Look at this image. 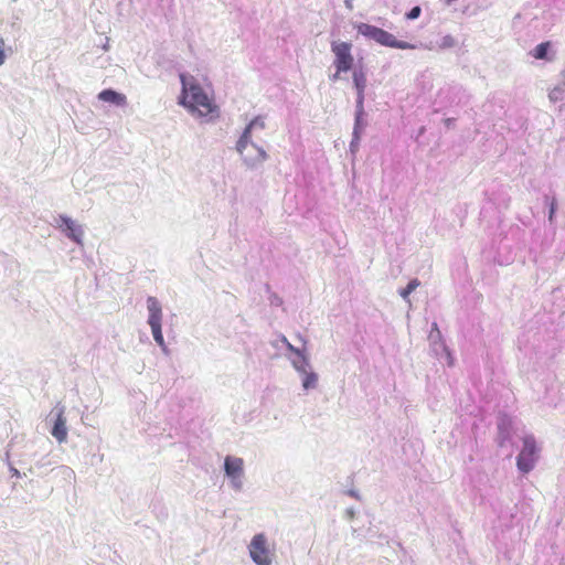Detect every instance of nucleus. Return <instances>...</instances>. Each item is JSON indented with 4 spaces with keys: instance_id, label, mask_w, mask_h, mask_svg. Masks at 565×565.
Wrapping results in <instances>:
<instances>
[{
    "instance_id": "nucleus-1",
    "label": "nucleus",
    "mask_w": 565,
    "mask_h": 565,
    "mask_svg": "<svg viewBox=\"0 0 565 565\" xmlns=\"http://www.w3.org/2000/svg\"><path fill=\"white\" fill-rule=\"evenodd\" d=\"M180 81L182 84L180 104L193 117L202 118L206 122L218 118L220 110L209 85H203L199 78L191 74H181Z\"/></svg>"
},
{
    "instance_id": "nucleus-2",
    "label": "nucleus",
    "mask_w": 565,
    "mask_h": 565,
    "mask_svg": "<svg viewBox=\"0 0 565 565\" xmlns=\"http://www.w3.org/2000/svg\"><path fill=\"white\" fill-rule=\"evenodd\" d=\"M266 119L265 115L255 116L236 141L235 150L247 169H257L268 159L266 150L252 140L254 134L266 129Z\"/></svg>"
},
{
    "instance_id": "nucleus-3",
    "label": "nucleus",
    "mask_w": 565,
    "mask_h": 565,
    "mask_svg": "<svg viewBox=\"0 0 565 565\" xmlns=\"http://www.w3.org/2000/svg\"><path fill=\"white\" fill-rule=\"evenodd\" d=\"M248 554L256 565H273L276 557L275 544L265 533L255 534L248 546Z\"/></svg>"
},
{
    "instance_id": "nucleus-4",
    "label": "nucleus",
    "mask_w": 565,
    "mask_h": 565,
    "mask_svg": "<svg viewBox=\"0 0 565 565\" xmlns=\"http://www.w3.org/2000/svg\"><path fill=\"white\" fill-rule=\"evenodd\" d=\"M147 310H148V324L151 329V333L156 343L161 348V350L167 353L168 348L166 345L163 334H162V306L160 301L152 296L147 298Z\"/></svg>"
},
{
    "instance_id": "nucleus-5",
    "label": "nucleus",
    "mask_w": 565,
    "mask_h": 565,
    "mask_svg": "<svg viewBox=\"0 0 565 565\" xmlns=\"http://www.w3.org/2000/svg\"><path fill=\"white\" fill-rule=\"evenodd\" d=\"M541 448L533 435L522 438V448L516 457V467L522 473L532 471L539 460Z\"/></svg>"
},
{
    "instance_id": "nucleus-6",
    "label": "nucleus",
    "mask_w": 565,
    "mask_h": 565,
    "mask_svg": "<svg viewBox=\"0 0 565 565\" xmlns=\"http://www.w3.org/2000/svg\"><path fill=\"white\" fill-rule=\"evenodd\" d=\"M224 475L228 479L230 488L235 492H241L245 481V463L243 458L236 456H226L224 459Z\"/></svg>"
},
{
    "instance_id": "nucleus-7",
    "label": "nucleus",
    "mask_w": 565,
    "mask_h": 565,
    "mask_svg": "<svg viewBox=\"0 0 565 565\" xmlns=\"http://www.w3.org/2000/svg\"><path fill=\"white\" fill-rule=\"evenodd\" d=\"M52 225L75 244L84 245L85 228L76 220L66 214H58L54 217Z\"/></svg>"
},
{
    "instance_id": "nucleus-8",
    "label": "nucleus",
    "mask_w": 565,
    "mask_h": 565,
    "mask_svg": "<svg viewBox=\"0 0 565 565\" xmlns=\"http://www.w3.org/2000/svg\"><path fill=\"white\" fill-rule=\"evenodd\" d=\"M282 343L286 345L289 354H287V359L292 365L294 370L299 374L306 373V371L312 369V364L310 361L309 353L306 349H299L292 345L286 337L281 338Z\"/></svg>"
},
{
    "instance_id": "nucleus-9",
    "label": "nucleus",
    "mask_w": 565,
    "mask_h": 565,
    "mask_svg": "<svg viewBox=\"0 0 565 565\" xmlns=\"http://www.w3.org/2000/svg\"><path fill=\"white\" fill-rule=\"evenodd\" d=\"M352 44L343 41H333L331 52L334 55L333 66L338 71H350L353 66Z\"/></svg>"
},
{
    "instance_id": "nucleus-10",
    "label": "nucleus",
    "mask_w": 565,
    "mask_h": 565,
    "mask_svg": "<svg viewBox=\"0 0 565 565\" xmlns=\"http://www.w3.org/2000/svg\"><path fill=\"white\" fill-rule=\"evenodd\" d=\"M50 416L55 418L54 425L51 429L52 436L58 441L64 443L67 439V426L65 417V407L57 404L50 413Z\"/></svg>"
},
{
    "instance_id": "nucleus-11",
    "label": "nucleus",
    "mask_w": 565,
    "mask_h": 565,
    "mask_svg": "<svg viewBox=\"0 0 565 565\" xmlns=\"http://www.w3.org/2000/svg\"><path fill=\"white\" fill-rule=\"evenodd\" d=\"M375 42L387 47L401 50H415L418 47V45L416 44L396 40V38L393 34L383 29L377 34Z\"/></svg>"
},
{
    "instance_id": "nucleus-12",
    "label": "nucleus",
    "mask_w": 565,
    "mask_h": 565,
    "mask_svg": "<svg viewBox=\"0 0 565 565\" xmlns=\"http://www.w3.org/2000/svg\"><path fill=\"white\" fill-rule=\"evenodd\" d=\"M353 85L356 89V108H364V92L366 76L362 70H354L352 74Z\"/></svg>"
},
{
    "instance_id": "nucleus-13",
    "label": "nucleus",
    "mask_w": 565,
    "mask_h": 565,
    "mask_svg": "<svg viewBox=\"0 0 565 565\" xmlns=\"http://www.w3.org/2000/svg\"><path fill=\"white\" fill-rule=\"evenodd\" d=\"M97 97L102 102L109 103L118 107H125L127 105L126 95L110 88L102 90Z\"/></svg>"
},
{
    "instance_id": "nucleus-14",
    "label": "nucleus",
    "mask_w": 565,
    "mask_h": 565,
    "mask_svg": "<svg viewBox=\"0 0 565 565\" xmlns=\"http://www.w3.org/2000/svg\"><path fill=\"white\" fill-rule=\"evenodd\" d=\"M299 377L301 380L303 391L308 392L318 387L319 375L315 372L313 367L306 371V373L299 374Z\"/></svg>"
},
{
    "instance_id": "nucleus-15",
    "label": "nucleus",
    "mask_w": 565,
    "mask_h": 565,
    "mask_svg": "<svg viewBox=\"0 0 565 565\" xmlns=\"http://www.w3.org/2000/svg\"><path fill=\"white\" fill-rule=\"evenodd\" d=\"M430 345L436 356H438L439 359H445L446 363L449 366L454 365V358L443 340L438 342H430Z\"/></svg>"
},
{
    "instance_id": "nucleus-16",
    "label": "nucleus",
    "mask_w": 565,
    "mask_h": 565,
    "mask_svg": "<svg viewBox=\"0 0 565 565\" xmlns=\"http://www.w3.org/2000/svg\"><path fill=\"white\" fill-rule=\"evenodd\" d=\"M551 42L546 41V42H542L540 44H537L531 52L530 54L536 58V60H547V61H553L554 57L553 56H548V50L551 47Z\"/></svg>"
},
{
    "instance_id": "nucleus-17",
    "label": "nucleus",
    "mask_w": 565,
    "mask_h": 565,
    "mask_svg": "<svg viewBox=\"0 0 565 565\" xmlns=\"http://www.w3.org/2000/svg\"><path fill=\"white\" fill-rule=\"evenodd\" d=\"M355 29L359 34L363 36L376 41L377 34L382 29L367 24V23H359L355 25Z\"/></svg>"
},
{
    "instance_id": "nucleus-18",
    "label": "nucleus",
    "mask_w": 565,
    "mask_h": 565,
    "mask_svg": "<svg viewBox=\"0 0 565 565\" xmlns=\"http://www.w3.org/2000/svg\"><path fill=\"white\" fill-rule=\"evenodd\" d=\"M364 116V108H356L355 107V118H354V127L352 134H358V136H362V132L365 128V122L363 120Z\"/></svg>"
},
{
    "instance_id": "nucleus-19",
    "label": "nucleus",
    "mask_w": 565,
    "mask_h": 565,
    "mask_svg": "<svg viewBox=\"0 0 565 565\" xmlns=\"http://www.w3.org/2000/svg\"><path fill=\"white\" fill-rule=\"evenodd\" d=\"M548 100L553 104L565 99V86L556 85L548 92Z\"/></svg>"
},
{
    "instance_id": "nucleus-20",
    "label": "nucleus",
    "mask_w": 565,
    "mask_h": 565,
    "mask_svg": "<svg viewBox=\"0 0 565 565\" xmlns=\"http://www.w3.org/2000/svg\"><path fill=\"white\" fill-rule=\"evenodd\" d=\"M420 285L418 279H412L407 286L398 291L399 296L411 305L409 295Z\"/></svg>"
},
{
    "instance_id": "nucleus-21",
    "label": "nucleus",
    "mask_w": 565,
    "mask_h": 565,
    "mask_svg": "<svg viewBox=\"0 0 565 565\" xmlns=\"http://www.w3.org/2000/svg\"><path fill=\"white\" fill-rule=\"evenodd\" d=\"M457 45V40L450 35V34H446L444 36L440 38V40L437 42V49L438 50H448V49H452Z\"/></svg>"
},
{
    "instance_id": "nucleus-22",
    "label": "nucleus",
    "mask_w": 565,
    "mask_h": 565,
    "mask_svg": "<svg viewBox=\"0 0 565 565\" xmlns=\"http://www.w3.org/2000/svg\"><path fill=\"white\" fill-rule=\"evenodd\" d=\"M508 418H502L498 425L500 431V444L503 445L504 440L509 438L508 427L510 426Z\"/></svg>"
},
{
    "instance_id": "nucleus-23",
    "label": "nucleus",
    "mask_w": 565,
    "mask_h": 565,
    "mask_svg": "<svg viewBox=\"0 0 565 565\" xmlns=\"http://www.w3.org/2000/svg\"><path fill=\"white\" fill-rule=\"evenodd\" d=\"M441 340L440 331L437 327V323L433 324L431 331L429 333V341L430 342H438Z\"/></svg>"
},
{
    "instance_id": "nucleus-24",
    "label": "nucleus",
    "mask_w": 565,
    "mask_h": 565,
    "mask_svg": "<svg viewBox=\"0 0 565 565\" xmlns=\"http://www.w3.org/2000/svg\"><path fill=\"white\" fill-rule=\"evenodd\" d=\"M360 140H361V137L358 136V134H352V140L350 142V151L352 153L358 152L359 147H360Z\"/></svg>"
},
{
    "instance_id": "nucleus-25",
    "label": "nucleus",
    "mask_w": 565,
    "mask_h": 565,
    "mask_svg": "<svg viewBox=\"0 0 565 565\" xmlns=\"http://www.w3.org/2000/svg\"><path fill=\"white\" fill-rule=\"evenodd\" d=\"M420 13H422L420 7L416 6L406 14V18L408 20H415L420 15Z\"/></svg>"
},
{
    "instance_id": "nucleus-26",
    "label": "nucleus",
    "mask_w": 565,
    "mask_h": 565,
    "mask_svg": "<svg viewBox=\"0 0 565 565\" xmlns=\"http://www.w3.org/2000/svg\"><path fill=\"white\" fill-rule=\"evenodd\" d=\"M555 212H556V202H555V200H552L551 203H550V211H548V220H550V222H553Z\"/></svg>"
},
{
    "instance_id": "nucleus-27",
    "label": "nucleus",
    "mask_w": 565,
    "mask_h": 565,
    "mask_svg": "<svg viewBox=\"0 0 565 565\" xmlns=\"http://www.w3.org/2000/svg\"><path fill=\"white\" fill-rule=\"evenodd\" d=\"M348 71H338V68H335V72L333 74H331L329 76L330 81L331 82H337L341 78V74L342 73H347Z\"/></svg>"
},
{
    "instance_id": "nucleus-28",
    "label": "nucleus",
    "mask_w": 565,
    "mask_h": 565,
    "mask_svg": "<svg viewBox=\"0 0 565 565\" xmlns=\"http://www.w3.org/2000/svg\"><path fill=\"white\" fill-rule=\"evenodd\" d=\"M62 472L68 478L74 477V471L68 467H62Z\"/></svg>"
},
{
    "instance_id": "nucleus-29",
    "label": "nucleus",
    "mask_w": 565,
    "mask_h": 565,
    "mask_svg": "<svg viewBox=\"0 0 565 565\" xmlns=\"http://www.w3.org/2000/svg\"><path fill=\"white\" fill-rule=\"evenodd\" d=\"M345 514L349 519H353L354 518V510L352 508L348 509L345 511Z\"/></svg>"
},
{
    "instance_id": "nucleus-30",
    "label": "nucleus",
    "mask_w": 565,
    "mask_h": 565,
    "mask_svg": "<svg viewBox=\"0 0 565 565\" xmlns=\"http://www.w3.org/2000/svg\"><path fill=\"white\" fill-rule=\"evenodd\" d=\"M10 471H11L13 477H17V478L20 477V471L17 468L11 467Z\"/></svg>"
},
{
    "instance_id": "nucleus-31",
    "label": "nucleus",
    "mask_w": 565,
    "mask_h": 565,
    "mask_svg": "<svg viewBox=\"0 0 565 565\" xmlns=\"http://www.w3.org/2000/svg\"><path fill=\"white\" fill-rule=\"evenodd\" d=\"M6 61L4 50H0V65H2Z\"/></svg>"
},
{
    "instance_id": "nucleus-32",
    "label": "nucleus",
    "mask_w": 565,
    "mask_h": 565,
    "mask_svg": "<svg viewBox=\"0 0 565 565\" xmlns=\"http://www.w3.org/2000/svg\"><path fill=\"white\" fill-rule=\"evenodd\" d=\"M344 4H345V7H347L348 9H352V8H353V6H352V1H351V0H345V1H344Z\"/></svg>"
},
{
    "instance_id": "nucleus-33",
    "label": "nucleus",
    "mask_w": 565,
    "mask_h": 565,
    "mask_svg": "<svg viewBox=\"0 0 565 565\" xmlns=\"http://www.w3.org/2000/svg\"><path fill=\"white\" fill-rule=\"evenodd\" d=\"M561 77H562V81H563V86H565V68L561 72Z\"/></svg>"
},
{
    "instance_id": "nucleus-34",
    "label": "nucleus",
    "mask_w": 565,
    "mask_h": 565,
    "mask_svg": "<svg viewBox=\"0 0 565 565\" xmlns=\"http://www.w3.org/2000/svg\"><path fill=\"white\" fill-rule=\"evenodd\" d=\"M420 46H422V47H424V49H426V50H433V49H434V46H431V45H427V44H425V45H424V44H420Z\"/></svg>"
},
{
    "instance_id": "nucleus-35",
    "label": "nucleus",
    "mask_w": 565,
    "mask_h": 565,
    "mask_svg": "<svg viewBox=\"0 0 565 565\" xmlns=\"http://www.w3.org/2000/svg\"><path fill=\"white\" fill-rule=\"evenodd\" d=\"M0 50H4V41L0 38Z\"/></svg>"
}]
</instances>
